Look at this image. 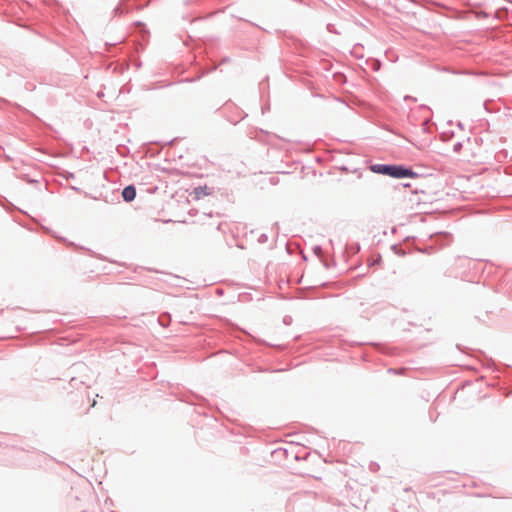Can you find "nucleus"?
<instances>
[{
	"label": "nucleus",
	"mask_w": 512,
	"mask_h": 512,
	"mask_svg": "<svg viewBox=\"0 0 512 512\" xmlns=\"http://www.w3.org/2000/svg\"><path fill=\"white\" fill-rule=\"evenodd\" d=\"M371 171L378 174L390 176L392 178H415L417 173L411 169L405 168L401 165H384L375 164L371 166Z\"/></svg>",
	"instance_id": "nucleus-1"
},
{
	"label": "nucleus",
	"mask_w": 512,
	"mask_h": 512,
	"mask_svg": "<svg viewBox=\"0 0 512 512\" xmlns=\"http://www.w3.org/2000/svg\"><path fill=\"white\" fill-rule=\"evenodd\" d=\"M213 194V188L208 185H200L195 187L191 192V195L195 201H199L204 197H209Z\"/></svg>",
	"instance_id": "nucleus-2"
},
{
	"label": "nucleus",
	"mask_w": 512,
	"mask_h": 512,
	"mask_svg": "<svg viewBox=\"0 0 512 512\" xmlns=\"http://www.w3.org/2000/svg\"><path fill=\"white\" fill-rule=\"evenodd\" d=\"M122 197L126 202H131L136 197V189L133 185L126 186L122 191Z\"/></svg>",
	"instance_id": "nucleus-3"
},
{
	"label": "nucleus",
	"mask_w": 512,
	"mask_h": 512,
	"mask_svg": "<svg viewBox=\"0 0 512 512\" xmlns=\"http://www.w3.org/2000/svg\"><path fill=\"white\" fill-rule=\"evenodd\" d=\"M460 144L455 145V150L457 151L460 148Z\"/></svg>",
	"instance_id": "nucleus-4"
}]
</instances>
